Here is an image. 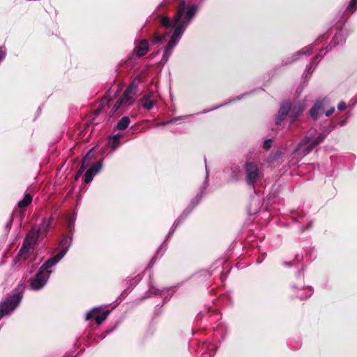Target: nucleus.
I'll use <instances>...</instances> for the list:
<instances>
[{"mask_svg":"<svg viewBox=\"0 0 357 357\" xmlns=\"http://www.w3.org/2000/svg\"><path fill=\"white\" fill-rule=\"evenodd\" d=\"M303 271H304V269L303 268H302V271H300L298 272L297 273V278H303Z\"/></svg>","mask_w":357,"mask_h":357,"instance_id":"c9c22d12","label":"nucleus"},{"mask_svg":"<svg viewBox=\"0 0 357 357\" xmlns=\"http://www.w3.org/2000/svg\"><path fill=\"white\" fill-rule=\"evenodd\" d=\"M32 196L29 194H26L23 199L20 200L17 203V206L20 208H25L28 206L32 202Z\"/></svg>","mask_w":357,"mask_h":357,"instance_id":"5701e85b","label":"nucleus"},{"mask_svg":"<svg viewBox=\"0 0 357 357\" xmlns=\"http://www.w3.org/2000/svg\"><path fill=\"white\" fill-rule=\"evenodd\" d=\"M38 239H41V236L36 231V227H32L26 236L19 252L14 258V262L17 264L19 261L27 260Z\"/></svg>","mask_w":357,"mask_h":357,"instance_id":"7ed1b4c3","label":"nucleus"},{"mask_svg":"<svg viewBox=\"0 0 357 357\" xmlns=\"http://www.w3.org/2000/svg\"><path fill=\"white\" fill-rule=\"evenodd\" d=\"M345 36L342 33V31H339L336 33V34L333 38V40L329 45L330 50H331L333 47H336L338 45L343 44L345 42Z\"/></svg>","mask_w":357,"mask_h":357,"instance_id":"aec40b11","label":"nucleus"},{"mask_svg":"<svg viewBox=\"0 0 357 357\" xmlns=\"http://www.w3.org/2000/svg\"><path fill=\"white\" fill-rule=\"evenodd\" d=\"M328 51H331L330 46L326 47V49L321 50L316 55V56L312 60L310 64L307 66L305 71H307L308 73H312V70H311V69L314 63L317 61V64Z\"/></svg>","mask_w":357,"mask_h":357,"instance_id":"f3484780","label":"nucleus"},{"mask_svg":"<svg viewBox=\"0 0 357 357\" xmlns=\"http://www.w3.org/2000/svg\"><path fill=\"white\" fill-rule=\"evenodd\" d=\"M149 51V42L146 39L142 40L138 45L135 48V52L138 57H142Z\"/></svg>","mask_w":357,"mask_h":357,"instance_id":"dca6fc26","label":"nucleus"},{"mask_svg":"<svg viewBox=\"0 0 357 357\" xmlns=\"http://www.w3.org/2000/svg\"><path fill=\"white\" fill-rule=\"evenodd\" d=\"M328 103L327 98L318 99L310 110V115L314 121L324 113L325 106Z\"/></svg>","mask_w":357,"mask_h":357,"instance_id":"f8f14e48","label":"nucleus"},{"mask_svg":"<svg viewBox=\"0 0 357 357\" xmlns=\"http://www.w3.org/2000/svg\"><path fill=\"white\" fill-rule=\"evenodd\" d=\"M102 164L100 162H98L95 164H93L89 169L85 173L84 175V181L86 183L91 182L93 180V177L95 174H96L101 169Z\"/></svg>","mask_w":357,"mask_h":357,"instance_id":"2eb2a0df","label":"nucleus"},{"mask_svg":"<svg viewBox=\"0 0 357 357\" xmlns=\"http://www.w3.org/2000/svg\"><path fill=\"white\" fill-rule=\"evenodd\" d=\"M303 290L307 291V294L305 295V296H303V294L298 295V297L300 298L301 299L307 298L310 297V296H312V294L313 293V289L310 287H308L304 289Z\"/></svg>","mask_w":357,"mask_h":357,"instance_id":"bb28decb","label":"nucleus"},{"mask_svg":"<svg viewBox=\"0 0 357 357\" xmlns=\"http://www.w3.org/2000/svg\"><path fill=\"white\" fill-rule=\"evenodd\" d=\"M303 110L304 106L301 103H298L293 107L290 115L291 124H293L296 121V119L303 113Z\"/></svg>","mask_w":357,"mask_h":357,"instance_id":"a211bd4d","label":"nucleus"},{"mask_svg":"<svg viewBox=\"0 0 357 357\" xmlns=\"http://www.w3.org/2000/svg\"><path fill=\"white\" fill-rule=\"evenodd\" d=\"M86 167H87V166L82 164L80 168L78 170L79 173V174H82L84 172V170L86 169Z\"/></svg>","mask_w":357,"mask_h":357,"instance_id":"f704fd0d","label":"nucleus"},{"mask_svg":"<svg viewBox=\"0 0 357 357\" xmlns=\"http://www.w3.org/2000/svg\"><path fill=\"white\" fill-rule=\"evenodd\" d=\"M335 128V126L332 125L331 128L325 129L324 132L320 133L319 136L310 142L311 137L305 136L302 141L297 145L294 153H300L302 156H305L310 153L312 149L318 144L321 143L326 137Z\"/></svg>","mask_w":357,"mask_h":357,"instance_id":"39448f33","label":"nucleus"},{"mask_svg":"<svg viewBox=\"0 0 357 357\" xmlns=\"http://www.w3.org/2000/svg\"><path fill=\"white\" fill-rule=\"evenodd\" d=\"M81 175H82V174H79V172L77 171V172L75 175V179L77 180Z\"/></svg>","mask_w":357,"mask_h":357,"instance_id":"e433bc0d","label":"nucleus"},{"mask_svg":"<svg viewBox=\"0 0 357 357\" xmlns=\"http://www.w3.org/2000/svg\"><path fill=\"white\" fill-rule=\"evenodd\" d=\"M55 265L56 264L50 259L43 264L35 277L31 280L30 287L31 289L39 290L46 284L52 273L50 269Z\"/></svg>","mask_w":357,"mask_h":357,"instance_id":"423d86ee","label":"nucleus"},{"mask_svg":"<svg viewBox=\"0 0 357 357\" xmlns=\"http://www.w3.org/2000/svg\"><path fill=\"white\" fill-rule=\"evenodd\" d=\"M122 105H124V100L121 98L112 107L113 112H116Z\"/></svg>","mask_w":357,"mask_h":357,"instance_id":"cd10ccee","label":"nucleus"},{"mask_svg":"<svg viewBox=\"0 0 357 357\" xmlns=\"http://www.w3.org/2000/svg\"><path fill=\"white\" fill-rule=\"evenodd\" d=\"M109 313V310L100 311L98 307H95L86 313V319H93L96 320V323L100 325L106 319Z\"/></svg>","mask_w":357,"mask_h":357,"instance_id":"9b49d317","label":"nucleus"},{"mask_svg":"<svg viewBox=\"0 0 357 357\" xmlns=\"http://www.w3.org/2000/svg\"><path fill=\"white\" fill-rule=\"evenodd\" d=\"M317 45V43L312 44V45H310L303 48L301 51L298 52L297 53H296L294 55V59L291 61L286 62V64H289V63H291L296 61L302 55H310L312 52V50H313L314 47Z\"/></svg>","mask_w":357,"mask_h":357,"instance_id":"6ab92c4d","label":"nucleus"},{"mask_svg":"<svg viewBox=\"0 0 357 357\" xmlns=\"http://www.w3.org/2000/svg\"><path fill=\"white\" fill-rule=\"evenodd\" d=\"M24 289V284L20 283L8 298L0 303V319L11 314L19 305L23 297Z\"/></svg>","mask_w":357,"mask_h":357,"instance_id":"20e7f679","label":"nucleus"},{"mask_svg":"<svg viewBox=\"0 0 357 357\" xmlns=\"http://www.w3.org/2000/svg\"><path fill=\"white\" fill-rule=\"evenodd\" d=\"M188 117V116H179V117H176V118H174L168 121H165V122H163L161 123V125H167L168 123H174V122H176L178 120H183V119H185Z\"/></svg>","mask_w":357,"mask_h":357,"instance_id":"c756f323","label":"nucleus"},{"mask_svg":"<svg viewBox=\"0 0 357 357\" xmlns=\"http://www.w3.org/2000/svg\"><path fill=\"white\" fill-rule=\"evenodd\" d=\"M121 137V134H116L110 137L109 143L110 147L112 150H115L119 145V139Z\"/></svg>","mask_w":357,"mask_h":357,"instance_id":"b1692460","label":"nucleus"},{"mask_svg":"<svg viewBox=\"0 0 357 357\" xmlns=\"http://www.w3.org/2000/svg\"><path fill=\"white\" fill-rule=\"evenodd\" d=\"M294 219H295V220H296V222H299V220H298V218H294Z\"/></svg>","mask_w":357,"mask_h":357,"instance_id":"a19ab883","label":"nucleus"},{"mask_svg":"<svg viewBox=\"0 0 357 357\" xmlns=\"http://www.w3.org/2000/svg\"><path fill=\"white\" fill-rule=\"evenodd\" d=\"M285 265L290 266L291 265V262H285Z\"/></svg>","mask_w":357,"mask_h":357,"instance_id":"ea45409f","label":"nucleus"},{"mask_svg":"<svg viewBox=\"0 0 357 357\" xmlns=\"http://www.w3.org/2000/svg\"><path fill=\"white\" fill-rule=\"evenodd\" d=\"M311 227V223L308 225L307 228Z\"/></svg>","mask_w":357,"mask_h":357,"instance_id":"79ce46f5","label":"nucleus"},{"mask_svg":"<svg viewBox=\"0 0 357 357\" xmlns=\"http://www.w3.org/2000/svg\"><path fill=\"white\" fill-rule=\"evenodd\" d=\"M130 123V120L129 117L123 116L118 122L116 128L119 130H124L128 127Z\"/></svg>","mask_w":357,"mask_h":357,"instance_id":"4be33fe9","label":"nucleus"},{"mask_svg":"<svg viewBox=\"0 0 357 357\" xmlns=\"http://www.w3.org/2000/svg\"><path fill=\"white\" fill-rule=\"evenodd\" d=\"M197 10L198 6L195 3L186 5L185 2L182 1L177 9L173 22L167 16L160 17V24L161 26L166 29L174 28L173 34L165 47L162 58L160 61L161 63L165 64L167 62L173 49L178 44L179 38L195 17Z\"/></svg>","mask_w":357,"mask_h":357,"instance_id":"f257e3e1","label":"nucleus"},{"mask_svg":"<svg viewBox=\"0 0 357 357\" xmlns=\"http://www.w3.org/2000/svg\"><path fill=\"white\" fill-rule=\"evenodd\" d=\"M291 103L289 101H284L282 102L280 108L276 114L275 124L280 125V123L287 117V114L291 110Z\"/></svg>","mask_w":357,"mask_h":357,"instance_id":"4468645a","label":"nucleus"},{"mask_svg":"<svg viewBox=\"0 0 357 357\" xmlns=\"http://www.w3.org/2000/svg\"><path fill=\"white\" fill-rule=\"evenodd\" d=\"M334 112H335V107H332L329 109H328L325 112V116L328 117V116H331Z\"/></svg>","mask_w":357,"mask_h":357,"instance_id":"473e14b6","label":"nucleus"},{"mask_svg":"<svg viewBox=\"0 0 357 357\" xmlns=\"http://www.w3.org/2000/svg\"><path fill=\"white\" fill-rule=\"evenodd\" d=\"M244 169L246 173V183L255 188V183L262 177V172L259 169L258 165L254 162H247L244 165Z\"/></svg>","mask_w":357,"mask_h":357,"instance_id":"0eeeda50","label":"nucleus"},{"mask_svg":"<svg viewBox=\"0 0 357 357\" xmlns=\"http://www.w3.org/2000/svg\"><path fill=\"white\" fill-rule=\"evenodd\" d=\"M38 239H41V236L36 231V227H32L26 236L19 252L14 258V262L17 264L19 261L27 260Z\"/></svg>","mask_w":357,"mask_h":357,"instance_id":"f03ea898","label":"nucleus"},{"mask_svg":"<svg viewBox=\"0 0 357 357\" xmlns=\"http://www.w3.org/2000/svg\"><path fill=\"white\" fill-rule=\"evenodd\" d=\"M357 8V0H351L347 9L349 10H355Z\"/></svg>","mask_w":357,"mask_h":357,"instance_id":"c85d7f7f","label":"nucleus"},{"mask_svg":"<svg viewBox=\"0 0 357 357\" xmlns=\"http://www.w3.org/2000/svg\"><path fill=\"white\" fill-rule=\"evenodd\" d=\"M72 243V237H64L59 243L61 250L54 256L50 258V260L54 261L56 264L66 255Z\"/></svg>","mask_w":357,"mask_h":357,"instance_id":"1a4fd4ad","label":"nucleus"},{"mask_svg":"<svg viewBox=\"0 0 357 357\" xmlns=\"http://www.w3.org/2000/svg\"><path fill=\"white\" fill-rule=\"evenodd\" d=\"M306 229H307V228H304L303 227H301L300 228V230L303 232V231H304Z\"/></svg>","mask_w":357,"mask_h":357,"instance_id":"4c0bfd02","label":"nucleus"},{"mask_svg":"<svg viewBox=\"0 0 357 357\" xmlns=\"http://www.w3.org/2000/svg\"><path fill=\"white\" fill-rule=\"evenodd\" d=\"M93 157V149H91L84 157L82 164L88 167L90 164Z\"/></svg>","mask_w":357,"mask_h":357,"instance_id":"393cba45","label":"nucleus"},{"mask_svg":"<svg viewBox=\"0 0 357 357\" xmlns=\"http://www.w3.org/2000/svg\"><path fill=\"white\" fill-rule=\"evenodd\" d=\"M165 35H162V36H160V35H155L152 39V42L153 43H155V44H161V43H163V42L165 41Z\"/></svg>","mask_w":357,"mask_h":357,"instance_id":"a878e982","label":"nucleus"},{"mask_svg":"<svg viewBox=\"0 0 357 357\" xmlns=\"http://www.w3.org/2000/svg\"><path fill=\"white\" fill-rule=\"evenodd\" d=\"M271 139H268L263 142V147L266 150H268L271 146Z\"/></svg>","mask_w":357,"mask_h":357,"instance_id":"7c9ffc66","label":"nucleus"},{"mask_svg":"<svg viewBox=\"0 0 357 357\" xmlns=\"http://www.w3.org/2000/svg\"><path fill=\"white\" fill-rule=\"evenodd\" d=\"M52 220L53 218L52 216L50 218H44L40 225L33 226L34 227H36V231H38V234L41 236V240L44 239L47 236Z\"/></svg>","mask_w":357,"mask_h":357,"instance_id":"ddd939ff","label":"nucleus"},{"mask_svg":"<svg viewBox=\"0 0 357 357\" xmlns=\"http://www.w3.org/2000/svg\"><path fill=\"white\" fill-rule=\"evenodd\" d=\"M138 84L132 81L123 92L121 98L124 100V105L131 106L134 102V96L137 93Z\"/></svg>","mask_w":357,"mask_h":357,"instance_id":"9d476101","label":"nucleus"},{"mask_svg":"<svg viewBox=\"0 0 357 357\" xmlns=\"http://www.w3.org/2000/svg\"><path fill=\"white\" fill-rule=\"evenodd\" d=\"M206 177H208V168H207L206 165Z\"/></svg>","mask_w":357,"mask_h":357,"instance_id":"58836bf2","label":"nucleus"},{"mask_svg":"<svg viewBox=\"0 0 357 357\" xmlns=\"http://www.w3.org/2000/svg\"><path fill=\"white\" fill-rule=\"evenodd\" d=\"M151 98V95L149 94L147 96H145L140 100L142 105L144 109L150 110L154 107L155 102Z\"/></svg>","mask_w":357,"mask_h":357,"instance_id":"412c9836","label":"nucleus"},{"mask_svg":"<svg viewBox=\"0 0 357 357\" xmlns=\"http://www.w3.org/2000/svg\"><path fill=\"white\" fill-rule=\"evenodd\" d=\"M202 192L197 195L195 198L192 201L190 205L183 211V213L180 215V217L174 222L173 226L172 227L167 237L172 235L175 229L179 225V224L186 218V216L190 213L192 209L199 203L200 199H202Z\"/></svg>","mask_w":357,"mask_h":357,"instance_id":"6e6552de","label":"nucleus"},{"mask_svg":"<svg viewBox=\"0 0 357 357\" xmlns=\"http://www.w3.org/2000/svg\"><path fill=\"white\" fill-rule=\"evenodd\" d=\"M6 52L3 47H0V63L5 59Z\"/></svg>","mask_w":357,"mask_h":357,"instance_id":"2f4dec72","label":"nucleus"},{"mask_svg":"<svg viewBox=\"0 0 357 357\" xmlns=\"http://www.w3.org/2000/svg\"><path fill=\"white\" fill-rule=\"evenodd\" d=\"M347 107L346 103L343 101L340 102L337 105V109L340 111L344 110Z\"/></svg>","mask_w":357,"mask_h":357,"instance_id":"72a5a7b5","label":"nucleus"}]
</instances>
